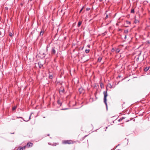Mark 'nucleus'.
<instances>
[{
	"label": "nucleus",
	"mask_w": 150,
	"mask_h": 150,
	"mask_svg": "<svg viewBox=\"0 0 150 150\" xmlns=\"http://www.w3.org/2000/svg\"><path fill=\"white\" fill-rule=\"evenodd\" d=\"M108 89L106 88V91H104L103 92V93L104 95V102L106 105L107 108V97L108 96L107 94Z\"/></svg>",
	"instance_id": "nucleus-1"
},
{
	"label": "nucleus",
	"mask_w": 150,
	"mask_h": 150,
	"mask_svg": "<svg viewBox=\"0 0 150 150\" xmlns=\"http://www.w3.org/2000/svg\"><path fill=\"white\" fill-rule=\"evenodd\" d=\"M62 143L63 144H71L72 143V141L71 140H64L62 141Z\"/></svg>",
	"instance_id": "nucleus-2"
},
{
	"label": "nucleus",
	"mask_w": 150,
	"mask_h": 150,
	"mask_svg": "<svg viewBox=\"0 0 150 150\" xmlns=\"http://www.w3.org/2000/svg\"><path fill=\"white\" fill-rule=\"evenodd\" d=\"M56 51L55 50L54 47H52L51 50V53L52 54H55L56 53Z\"/></svg>",
	"instance_id": "nucleus-3"
},
{
	"label": "nucleus",
	"mask_w": 150,
	"mask_h": 150,
	"mask_svg": "<svg viewBox=\"0 0 150 150\" xmlns=\"http://www.w3.org/2000/svg\"><path fill=\"white\" fill-rule=\"evenodd\" d=\"M33 145V144L32 143L29 142L27 144L26 146L28 147H32Z\"/></svg>",
	"instance_id": "nucleus-4"
},
{
	"label": "nucleus",
	"mask_w": 150,
	"mask_h": 150,
	"mask_svg": "<svg viewBox=\"0 0 150 150\" xmlns=\"http://www.w3.org/2000/svg\"><path fill=\"white\" fill-rule=\"evenodd\" d=\"M150 67H146L144 69V71H147L149 69Z\"/></svg>",
	"instance_id": "nucleus-5"
},
{
	"label": "nucleus",
	"mask_w": 150,
	"mask_h": 150,
	"mask_svg": "<svg viewBox=\"0 0 150 150\" xmlns=\"http://www.w3.org/2000/svg\"><path fill=\"white\" fill-rule=\"evenodd\" d=\"M26 147V146H24L22 147H21L20 148L19 150H24L25 148Z\"/></svg>",
	"instance_id": "nucleus-6"
},
{
	"label": "nucleus",
	"mask_w": 150,
	"mask_h": 150,
	"mask_svg": "<svg viewBox=\"0 0 150 150\" xmlns=\"http://www.w3.org/2000/svg\"><path fill=\"white\" fill-rule=\"evenodd\" d=\"M102 57H100L98 58V62H100L102 60Z\"/></svg>",
	"instance_id": "nucleus-7"
},
{
	"label": "nucleus",
	"mask_w": 150,
	"mask_h": 150,
	"mask_svg": "<svg viewBox=\"0 0 150 150\" xmlns=\"http://www.w3.org/2000/svg\"><path fill=\"white\" fill-rule=\"evenodd\" d=\"M81 23H82V22H81V21H79L78 23V25H77L78 27H80V26L81 25Z\"/></svg>",
	"instance_id": "nucleus-8"
},
{
	"label": "nucleus",
	"mask_w": 150,
	"mask_h": 150,
	"mask_svg": "<svg viewBox=\"0 0 150 150\" xmlns=\"http://www.w3.org/2000/svg\"><path fill=\"white\" fill-rule=\"evenodd\" d=\"M100 87L101 88H103L104 87L103 84L102 83H100Z\"/></svg>",
	"instance_id": "nucleus-9"
},
{
	"label": "nucleus",
	"mask_w": 150,
	"mask_h": 150,
	"mask_svg": "<svg viewBox=\"0 0 150 150\" xmlns=\"http://www.w3.org/2000/svg\"><path fill=\"white\" fill-rule=\"evenodd\" d=\"M31 115H32V113H31V114L30 115V116L29 117V119H28V120H24V119H23V120L24 121H25V122H28V121H29L30 120V118H31Z\"/></svg>",
	"instance_id": "nucleus-10"
},
{
	"label": "nucleus",
	"mask_w": 150,
	"mask_h": 150,
	"mask_svg": "<svg viewBox=\"0 0 150 150\" xmlns=\"http://www.w3.org/2000/svg\"><path fill=\"white\" fill-rule=\"evenodd\" d=\"M49 79H52L53 78V76H52V75H51L50 74H49Z\"/></svg>",
	"instance_id": "nucleus-11"
},
{
	"label": "nucleus",
	"mask_w": 150,
	"mask_h": 150,
	"mask_svg": "<svg viewBox=\"0 0 150 150\" xmlns=\"http://www.w3.org/2000/svg\"><path fill=\"white\" fill-rule=\"evenodd\" d=\"M120 50L118 48L116 49L115 50V52H116V53H118L120 52Z\"/></svg>",
	"instance_id": "nucleus-12"
},
{
	"label": "nucleus",
	"mask_w": 150,
	"mask_h": 150,
	"mask_svg": "<svg viewBox=\"0 0 150 150\" xmlns=\"http://www.w3.org/2000/svg\"><path fill=\"white\" fill-rule=\"evenodd\" d=\"M83 90V89L81 88H80L79 89V91L80 93H81L82 92V91Z\"/></svg>",
	"instance_id": "nucleus-13"
},
{
	"label": "nucleus",
	"mask_w": 150,
	"mask_h": 150,
	"mask_svg": "<svg viewBox=\"0 0 150 150\" xmlns=\"http://www.w3.org/2000/svg\"><path fill=\"white\" fill-rule=\"evenodd\" d=\"M44 33V32L42 30H41L40 33V35H42Z\"/></svg>",
	"instance_id": "nucleus-14"
},
{
	"label": "nucleus",
	"mask_w": 150,
	"mask_h": 150,
	"mask_svg": "<svg viewBox=\"0 0 150 150\" xmlns=\"http://www.w3.org/2000/svg\"><path fill=\"white\" fill-rule=\"evenodd\" d=\"M38 65L39 67L40 68H41L42 66V65L41 63H38Z\"/></svg>",
	"instance_id": "nucleus-15"
},
{
	"label": "nucleus",
	"mask_w": 150,
	"mask_h": 150,
	"mask_svg": "<svg viewBox=\"0 0 150 150\" xmlns=\"http://www.w3.org/2000/svg\"><path fill=\"white\" fill-rule=\"evenodd\" d=\"M134 9H132L131 11V13H134Z\"/></svg>",
	"instance_id": "nucleus-16"
},
{
	"label": "nucleus",
	"mask_w": 150,
	"mask_h": 150,
	"mask_svg": "<svg viewBox=\"0 0 150 150\" xmlns=\"http://www.w3.org/2000/svg\"><path fill=\"white\" fill-rule=\"evenodd\" d=\"M89 51H90L89 50L86 49L85 50V52H86V53H89Z\"/></svg>",
	"instance_id": "nucleus-17"
},
{
	"label": "nucleus",
	"mask_w": 150,
	"mask_h": 150,
	"mask_svg": "<svg viewBox=\"0 0 150 150\" xmlns=\"http://www.w3.org/2000/svg\"><path fill=\"white\" fill-rule=\"evenodd\" d=\"M13 34L12 33H11V32H10L9 33V36H10V37H12L13 36Z\"/></svg>",
	"instance_id": "nucleus-18"
},
{
	"label": "nucleus",
	"mask_w": 150,
	"mask_h": 150,
	"mask_svg": "<svg viewBox=\"0 0 150 150\" xmlns=\"http://www.w3.org/2000/svg\"><path fill=\"white\" fill-rule=\"evenodd\" d=\"M124 32L125 33H128V30H125Z\"/></svg>",
	"instance_id": "nucleus-19"
},
{
	"label": "nucleus",
	"mask_w": 150,
	"mask_h": 150,
	"mask_svg": "<svg viewBox=\"0 0 150 150\" xmlns=\"http://www.w3.org/2000/svg\"><path fill=\"white\" fill-rule=\"evenodd\" d=\"M16 108V106H14L12 108V110H15Z\"/></svg>",
	"instance_id": "nucleus-20"
},
{
	"label": "nucleus",
	"mask_w": 150,
	"mask_h": 150,
	"mask_svg": "<svg viewBox=\"0 0 150 150\" xmlns=\"http://www.w3.org/2000/svg\"><path fill=\"white\" fill-rule=\"evenodd\" d=\"M57 103H58L60 105H61V103L60 102V101L59 100H58L57 101Z\"/></svg>",
	"instance_id": "nucleus-21"
},
{
	"label": "nucleus",
	"mask_w": 150,
	"mask_h": 150,
	"mask_svg": "<svg viewBox=\"0 0 150 150\" xmlns=\"http://www.w3.org/2000/svg\"><path fill=\"white\" fill-rule=\"evenodd\" d=\"M83 8H84V6H83L82 7V8L80 10V11H79V13H80L81 11H82L83 10Z\"/></svg>",
	"instance_id": "nucleus-22"
},
{
	"label": "nucleus",
	"mask_w": 150,
	"mask_h": 150,
	"mask_svg": "<svg viewBox=\"0 0 150 150\" xmlns=\"http://www.w3.org/2000/svg\"><path fill=\"white\" fill-rule=\"evenodd\" d=\"M90 10V8H87L86 9V11H89Z\"/></svg>",
	"instance_id": "nucleus-23"
},
{
	"label": "nucleus",
	"mask_w": 150,
	"mask_h": 150,
	"mask_svg": "<svg viewBox=\"0 0 150 150\" xmlns=\"http://www.w3.org/2000/svg\"><path fill=\"white\" fill-rule=\"evenodd\" d=\"M126 23L128 24H130L131 23V22L130 21H127Z\"/></svg>",
	"instance_id": "nucleus-24"
},
{
	"label": "nucleus",
	"mask_w": 150,
	"mask_h": 150,
	"mask_svg": "<svg viewBox=\"0 0 150 150\" xmlns=\"http://www.w3.org/2000/svg\"><path fill=\"white\" fill-rule=\"evenodd\" d=\"M105 14H106V17H105V18H108V15L107 14H106V13H105Z\"/></svg>",
	"instance_id": "nucleus-25"
},
{
	"label": "nucleus",
	"mask_w": 150,
	"mask_h": 150,
	"mask_svg": "<svg viewBox=\"0 0 150 150\" xmlns=\"http://www.w3.org/2000/svg\"><path fill=\"white\" fill-rule=\"evenodd\" d=\"M109 85H110L109 87L110 88H112V86L110 84Z\"/></svg>",
	"instance_id": "nucleus-26"
},
{
	"label": "nucleus",
	"mask_w": 150,
	"mask_h": 150,
	"mask_svg": "<svg viewBox=\"0 0 150 150\" xmlns=\"http://www.w3.org/2000/svg\"><path fill=\"white\" fill-rule=\"evenodd\" d=\"M68 108H62L61 109L62 110H66Z\"/></svg>",
	"instance_id": "nucleus-27"
},
{
	"label": "nucleus",
	"mask_w": 150,
	"mask_h": 150,
	"mask_svg": "<svg viewBox=\"0 0 150 150\" xmlns=\"http://www.w3.org/2000/svg\"><path fill=\"white\" fill-rule=\"evenodd\" d=\"M114 51V49L113 48H112V51L113 52Z\"/></svg>",
	"instance_id": "nucleus-28"
},
{
	"label": "nucleus",
	"mask_w": 150,
	"mask_h": 150,
	"mask_svg": "<svg viewBox=\"0 0 150 150\" xmlns=\"http://www.w3.org/2000/svg\"><path fill=\"white\" fill-rule=\"evenodd\" d=\"M126 38H127V35H125V37H124V38L125 39H126Z\"/></svg>",
	"instance_id": "nucleus-29"
},
{
	"label": "nucleus",
	"mask_w": 150,
	"mask_h": 150,
	"mask_svg": "<svg viewBox=\"0 0 150 150\" xmlns=\"http://www.w3.org/2000/svg\"><path fill=\"white\" fill-rule=\"evenodd\" d=\"M17 117V118H22V117Z\"/></svg>",
	"instance_id": "nucleus-30"
},
{
	"label": "nucleus",
	"mask_w": 150,
	"mask_h": 150,
	"mask_svg": "<svg viewBox=\"0 0 150 150\" xmlns=\"http://www.w3.org/2000/svg\"><path fill=\"white\" fill-rule=\"evenodd\" d=\"M138 20H136L135 22V23H137L138 22Z\"/></svg>",
	"instance_id": "nucleus-31"
},
{
	"label": "nucleus",
	"mask_w": 150,
	"mask_h": 150,
	"mask_svg": "<svg viewBox=\"0 0 150 150\" xmlns=\"http://www.w3.org/2000/svg\"><path fill=\"white\" fill-rule=\"evenodd\" d=\"M8 8L7 7L6 8V10H8Z\"/></svg>",
	"instance_id": "nucleus-32"
},
{
	"label": "nucleus",
	"mask_w": 150,
	"mask_h": 150,
	"mask_svg": "<svg viewBox=\"0 0 150 150\" xmlns=\"http://www.w3.org/2000/svg\"><path fill=\"white\" fill-rule=\"evenodd\" d=\"M100 1H102L103 0H99Z\"/></svg>",
	"instance_id": "nucleus-33"
},
{
	"label": "nucleus",
	"mask_w": 150,
	"mask_h": 150,
	"mask_svg": "<svg viewBox=\"0 0 150 150\" xmlns=\"http://www.w3.org/2000/svg\"><path fill=\"white\" fill-rule=\"evenodd\" d=\"M1 32H0V35H1Z\"/></svg>",
	"instance_id": "nucleus-34"
},
{
	"label": "nucleus",
	"mask_w": 150,
	"mask_h": 150,
	"mask_svg": "<svg viewBox=\"0 0 150 150\" xmlns=\"http://www.w3.org/2000/svg\"><path fill=\"white\" fill-rule=\"evenodd\" d=\"M29 1H32V0H29Z\"/></svg>",
	"instance_id": "nucleus-35"
},
{
	"label": "nucleus",
	"mask_w": 150,
	"mask_h": 150,
	"mask_svg": "<svg viewBox=\"0 0 150 150\" xmlns=\"http://www.w3.org/2000/svg\"><path fill=\"white\" fill-rule=\"evenodd\" d=\"M63 9V8H62V10Z\"/></svg>",
	"instance_id": "nucleus-36"
}]
</instances>
